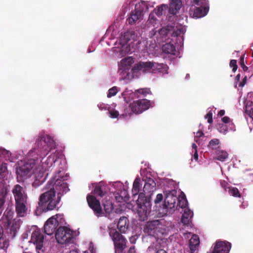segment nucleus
<instances>
[{
	"label": "nucleus",
	"mask_w": 253,
	"mask_h": 253,
	"mask_svg": "<svg viewBox=\"0 0 253 253\" xmlns=\"http://www.w3.org/2000/svg\"><path fill=\"white\" fill-rule=\"evenodd\" d=\"M35 144V147L29 152V155L30 157H34L37 155L40 158L42 159L40 160L42 163V169L40 170V172L48 170L56 161L54 156L50 155L44 162H42V160L50 151L55 148V142L48 134H40L37 139Z\"/></svg>",
	"instance_id": "1"
},
{
	"label": "nucleus",
	"mask_w": 253,
	"mask_h": 253,
	"mask_svg": "<svg viewBox=\"0 0 253 253\" xmlns=\"http://www.w3.org/2000/svg\"><path fill=\"white\" fill-rule=\"evenodd\" d=\"M143 187V193H140L136 201L139 220L144 221L147 219L151 211V196L156 190V183L150 177H146Z\"/></svg>",
	"instance_id": "2"
},
{
	"label": "nucleus",
	"mask_w": 253,
	"mask_h": 253,
	"mask_svg": "<svg viewBox=\"0 0 253 253\" xmlns=\"http://www.w3.org/2000/svg\"><path fill=\"white\" fill-rule=\"evenodd\" d=\"M15 200V211L18 217H25L28 212V195L26 189L19 184L15 185L12 189Z\"/></svg>",
	"instance_id": "3"
},
{
	"label": "nucleus",
	"mask_w": 253,
	"mask_h": 253,
	"mask_svg": "<svg viewBox=\"0 0 253 253\" xmlns=\"http://www.w3.org/2000/svg\"><path fill=\"white\" fill-rule=\"evenodd\" d=\"M47 186V190L41 195L39 202V206L45 212L56 209L60 201V197L55 196L54 185L50 183Z\"/></svg>",
	"instance_id": "4"
},
{
	"label": "nucleus",
	"mask_w": 253,
	"mask_h": 253,
	"mask_svg": "<svg viewBox=\"0 0 253 253\" xmlns=\"http://www.w3.org/2000/svg\"><path fill=\"white\" fill-rule=\"evenodd\" d=\"M36 161L38 158L29 159L25 162H21L16 167V172L17 174V181L19 182H23L35 172Z\"/></svg>",
	"instance_id": "5"
},
{
	"label": "nucleus",
	"mask_w": 253,
	"mask_h": 253,
	"mask_svg": "<svg viewBox=\"0 0 253 253\" xmlns=\"http://www.w3.org/2000/svg\"><path fill=\"white\" fill-rule=\"evenodd\" d=\"M142 229L146 235L153 237L156 239L161 238L162 235L167 233L166 226L159 220L146 222L143 225Z\"/></svg>",
	"instance_id": "6"
},
{
	"label": "nucleus",
	"mask_w": 253,
	"mask_h": 253,
	"mask_svg": "<svg viewBox=\"0 0 253 253\" xmlns=\"http://www.w3.org/2000/svg\"><path fill=\"white\" fill-rule=\"evenodd\" d=\"M13 211L6 209L3 214V222L5 223L7 234L13 238L16 235L17 231L20 227L21 221L20 219H12Z\"/></svg>",
	"instance_id": "7"
},
{
	"label": "nucleus",
	"mask_w": 253,
	"mask_h": 253,
	"mask_svg": "<svg viewBox=\"0 0 253 253\" xmlns=\"http://www.w3.org/2000/svg\"><path fill=\"white\" fill-rule=\"evenodd\" d=\"M154 102H151L150 100L146 99H140L133 101L130 103L128 108H126L124 110L125 114L123 116H130L131 114L134 113L139 114L144 111L149 109L150 106H153Z\"/></svg>",
	"instance_id": "8"
},
{
	"label": "nucleus",
	"mask_w": 253,
	"mask_h": 253,
	"mask_svg": "<svg viewBox=\"0 0 253 253\" xmlns=\"http://www.w3.org/2000/svg\"><path fill=\"white\" fill-rule=\"evenodd\" d=\"M109 235L114 243L115 253H124L127 243L126 238L116 229L110 230Z\"/></svg>",
	"instance_id": "9"
},
{
	"label": "nucleus",
	"mask_w": 253,
	"mask_h": 253,
	"mask_svg": "<svg viewBox=\"0 0 253 253\" xmlns=\"http://www.w3.org/2000/svg\"><path fill=\"white\" fill-rule=\"evenodd\" d=\"M55 238L59 244L70 243L73 238V232L66 227H60L55 232Z\"/></svg>",
	"instance_id": "10"
},
{
	"label": "nucleus",
	"mask_w": 253,
	"mask_h": 253,
	"mask_svg": "<svg viewBox=\"0 0 253 253\" xmlns=\"http://www.w3.org/2000/svg\"><path fill=\"white\" fill-rule=\"evenodd\" d=\"M30 242L35 245L37 253H44V236L40 229H36L32 232Z\"/></svg>",
	"instance_id": "11"
},
{
	"label": "nucleus",
	"mask_w": 253,
	"mask_h": 253,
	"mask_svg": "<svg viewBox=\"0 0 253 253\" xmlns=\"http://www.w3.org/2000/svg\"><path fill=\"white\" fill-rule=\"evenodd\" d=\"M61 216L60 214H56L47 220L44 225V231L46 234L51 235L55 232L59 225L57 218Z\"/></svg>",
	"instance_id": "12"
},
{
	"label": "nucleus",
	"mask_w": 253,
	"mask_h": 253,
	"mask_svg": "<svg viewBox=\"0 0 253 253\" xmlns=\"http://www.w3.org/2000/svg\"><path fill=\"white\" fill-rule=\"evenodd\" d=\"M177 193V191L175 189L166 191L163 205L164 208L170 210L174 208L176 202L178 201Z\"/></svg>",
	"instance_id": "13"
},
{
	"label": "nucleus",
	"mask_w": 253,
	"mask_h": 253,
	"mask_svg": "<svg viewBox=\"0 0 253 253\" xmlns=\"http://www.w3.org/2000/svg\"><path fill=\"white\" fill-rule=\"evenodd\" d=\"M86 200L89 207L93 210L94 214L98 217L105 215L99 200L94 196L88 195Z\"/></svg>",
	"instance_id": "14"
},
{
	"label": "nucleus",
	"mask_w": 253,
	"mask_h": 253,
	"mask_svg": "<svg viewBox=\"0 0 253 253\" xmlns=\"http://www.w3.org/2000/svg\"><path fill=\"white\" fill-rule=\"evenodd\" d=\"M154 62L151 61L142 62L140 61L134 65L132 69L133 73L136 72H140L143 73H152Z\"/></svg>",
	"instance_id": "15"
},
{
	"label": "nucleus",
	"mask_w": 253,
	"mask_h": 253,
	"mask_svg": "<svg viewBox=\"0 0 253 253\" xmlns=\"http://www.w3.org/2000/svg\"><path fill=\"white\" fill-rule=\"evenodd\" d=\"M231 244L226 241L217 240L213 246L211 253H229Z\"/></svg>",
	"instance_id": "16"
},
{
	"label": "nucleus",
	"mask_w": 253,
	"mask_h": 253,
	"mask_svg": "<svg viewBox=\"0 0 253 253\" xmlns=\"http://www.w3.org/2000/svg\"><path fill=\"white\" fill-rule=\"evenodd\" d=\"M209 11V8L202 6L192 5L189 10L190 17L195 18H200L205 16Z\"/></svg>",
	"instance_id": "17"
},
{
	"label": "nucleus",
	"mask_w": 253,
	"mask_h": 253,
	"mask_svg": "<svg viewBox=\"0 0 253 253\" xmlns=\"http://www.w3.org/2000/svg\"><path fill=\"white\" fill-rule=\"evenodd\" d=\"M172 30V28L171 25H168L167 26L160 29L158 31L155 29H153L150 32V37L151 38L154 37L156 35L157 32L162 37H166L169 34L171 35Z\"/></svg>",
	"instance_id": "18"
},
{
	"label": "nucleus",
	"mask_w": 253,
	"mask_h": 253,
	"mask_svg": "<svg viewBox=\"0 0 253 253\" xmlns=\"http://www.w3.org/2000/svg\"><path fill=\"white\" fill-rule=\"evenodd\" d=\"M109 187L102 183L96 185L93 190V194L98 197H103L109 192Z\"/></svg>",
	"instance_id": "19"
},
{
	"label": "nucleus",
	"mask_w": 253,
	"mask_h": 253,
	"mask_svg": "<svg viewBox=\"0 0 253 253\" xmlns=\"http://www.w3.org/2000/svg\"><path fill=\"white\" fill-rule=\"evenodd\" d=\"M172 25V30H171V37H180L182 35L183 37V34L186 32V28L182 25L178 24V23L173 24Z\"/></svg>",
	"instance_id": "20"
},
{
	"label": "nucleus",
	"mask_w": 253,
	"mask_h": 253,
	"mask_svg": "<svg viewBox=\"0 0 253 253\" xmlns=\"http://www.w3.org/2000/svg\"><path fill=\"white\" fill-rule=\"evenodd\" d=\"M129 221L127 217L122 216L120 218L117 224V228L122 233H125L128 229Z\"/></svg>",
	"instance_id": "21"
},
{
	"label": "nucleus",
	"mask_w": 253,
	"mask_h": 253,
	"mask_svg": "<svg viewBox=\"0 0 253 253\" xmlns=\"http://www.w3.org/2000/svg\"><path fill=\"white\" fill-rule=\"evenodd\" d=\"M181 5V0H172L169 8V14L175 15L180 10Z\"/></svg>",
	"instance_id": "22"
},
{
	"label": "nucleus",
	"mask_w": 253,
	"mask_h": 253,
	"mask_svg": "<svg viewBox=\"0 0 253 253\" xmlns=\"http://www.w3.org/2000/svg\"><path fill=\"white\" fill-rule=\"evenodd\" d=\"M200 245L199 237L197 235L193 234L189 241V246L191 253H194Z\"/></svg>",
	"instance_id": "23"
},
{
	"label": "nucleus",
	"mask_w": 253,
	"mask_h": 253,
	"mask_svg": "<svg viewBox=\"0 0 253 253\" xmlns=\"http://www.w3.org/2000/svg\"><path fill=\"white\" fill-rule=\"evenodd\" d=\"M169 67L167 64L163 63H156L154 62V67H153L152 73H160L162 74H168Z\"/></svg>",
	"instance_id": "24"
},
{
	"label": "nucleus",
	"mask_w": 253,
	"mask_h": 253,
	"mask_svg": "<svg viewBox=\"0 0 253 253\" xmlns=\"http://www.w3.org/2000/svg\"><path fill=\"white\" fill-rule=\"evenodd\" d=\"M193 215V212L189 209H186L182 214L181 222L184 225H188L191 222V219Z\"/></svg>",
	"instance_id": "25"
},
{
	"label": "nucleus",
	"mask_w": 253,
	"mask_h": 253,
	"mask_svg": "<svg viewBox=\"0 0 253 253\" xmlns=\"http://www.w3.org/2000/svg\"><path fill=\"white\" fill-rule=\"evenodd\" d=\"M8 245L9 242L3 234V229L2 227L0 225V249H6Z\"/></svg>",
	"instance_id": "26"
},
{
	"label": "nucleus",
	"mask_w": 253,
	"mask_h": 253,
	"mask_svg": "<svg viewBox=\"0 0 253 253\" xmlns=\"http://www.w3.org/2000/svg\"><path fill=\"white\" fill-rule=\"evenodd\" d=\"M115 198L118 202H126L129 199L127 192L125 190L121 191L120 192H117L115 194Z\"/></svg>",
	"instance_id": "27"
},
{
	"label": "nucleus",
	"mask_w": 253,
	"mask_h": 253,
	"mask_svg": "<svg viewBox=\"0 0 253 253\" xmlns=\"http://www.w3.org/2000/svg\"><path fill=\"white\" fill-rule=\"evenodd\" d=\"M142 16L140 12H137L136 10H134V12H132L130 16L127 18V21L129 24L132 25L134 24L136 21L140 19Z\"/></svg>",
	"instance_id": "28"
},
{
	"label": "nucleus",
	"mask_w": 253,
	"mask_h": 253,
	"mask_svg": "<svg viewBox=\"0 0 253 253\" xmlns=\"http://www.w3.org/2000/svg\"><path fill=\"white\" fill-rule=\"evenodd\" d=\"M163 51L166 54L175 55L176 49L174 45L170 43H167L162 47Z\"/></svg>",
	"instance_id": "29"
},
{
	"label": "nucleus",
	"mask_w": 253,
	"mask_h": 253,
	"mask_svg": "<svg viewBox=\"0 0 253 253\" xmlns=\"http://www.w3.org/2000/svg\"><path fill=\"white\" fill-rule=\"evenodd\" d=\"M148 9V4L145 1H141L135 5V10L137 12H140L141 14L142 15H143L144 13L147 11Z\"/></svg>",
	"instance_id": "30"
},
{
	"label": "nucleus",
	"mask_w": 253,
	"mask_h": 253,
	"mask_svg": "<svg viewBox=\"0 0 253 253\" xmlns=\"http://www.w3.org/2000/svg\"><path fill=\"white\" fill-rule=\"evenodd\" d=\"M140 178L139 177H136L133 183V186L132 189V193L133 196L137 195L140 191Z\"/></svg>",
	"instance_id": "31"
},
{
	"label": "nucleus",
	"mask_w": 253,
	"mask_h": 253,
	"mask_svg": "<svg viewBox=\"0 0 253 253\" xmlns=\"http://www.w3.org/2000/svg\"><path fill=\"white\" fill-rule=\"evenodd\" d=\"M215 153L216 155L215 159L221 162L225 161L228 157L227 152L222 150H217Z\"/></svg>",
	"instance_id": "32"
},
{
	"label": "nucleus",
	"mask_w": 253,
	"mask_h": 253,
	"mask_svg": "<svg viewBox=\"0 0 253 253\" xmlns=\"http://www.w3.org/2000/svg\"><path fill=\"white\" fill-rule=\"evenodd\" d=\"M245 113L249 117L253 119V102L248 101L245 106Z\"/></svg>",
	"instance_id": "33"
},
{
	"label": "nucleus",
	"mask_w": 253,
	"mask_h": 253,
	"mask_svg": "<svg viewBox=\"0 0 253 253\" xmlns=\"http://www.w3.org/2000/svg\"><path fill=\"white\" fill-rule=\"evenodd\" d=\"M11 153L4 149L0 148V159L4 158L9 162L13 161V158L11 156Z\"/></svg>",
	"instance_id": "34"
},
{
	"label": "nucleus",
	"mask_w": 253,
	"mask_h": 253,
	"mask_svg": "<svg viewBox=\"0 0 253 253\" xmlns=\"http://www.w3.org/2000/svg\"><path fill=\"white\" fill-rule=\"evenodd\" d=\"M7 195V191L6 188H2L0 192V210L3 209V207L5 201V198Z\"/></svg>",
	"instance_id": "35"
},
{
	"label": "nucleus",
	"mask_w": 253,
	"mask_h": 253,
	"mask_svg": "<svg viewBox=\"0 0 253 253\" xmlns=\"http://www.w3.org/2000/svg\"><path fill=\"white\" fill-rule=\"evenodd\" d=\"M104 210L106 214H110L113 210L112 202L110 200L105 201L103 203Z\"/></svg>",
	"instance_id": "36"
},
{
	"label": "nucleus",
	"mask_w": 253,
	"mask_h": 253,
	"mask_svg": "<svg viewBox=\"0 0 253 253\" xmlns=\"http://www.w3.org/2000/svg\"><path fill=\"white\" fill-rule=\"evenodd\" d=\"M169 8L166 4H162L161 6H158L157 9L155 10V14L158 16L165 14L166 11Z\"/></svg>",
	"instance_id": "37"
},
{
	"label": "nucleus",
	"mask_w": 253,
	"mask_h": 253,
	"mask_svg": "<svg viewBox=\"0 0 253 253\" xmlns=\"http://www.w3.org/2000/svg\"><path fill=\"white\" fill-rule=\"evenodd\" d=\"M157 23V19L155 17L154 13H151L150 14L149 16V19L147 22V24L148 27L155 26V25Z\"/></svg>",
	"instance_id": "38"
},
{
	"label": "nucleus",
	"mask_w": 253,
	"mask_h": 253,
	"mask_svg": "<svg viewBox=\"0 0 253 253\" xmlns=\"http://www.w3.org/2000/svg\"><path fill=\"white\" fill-rule=\"evenodd\" d=\"M229 194L235 197H240L241 194L238 189L236 187H229Z\"/></svg>",
	"instance_id": "39"
},
{
	"label": "nucleus",
	"mask_w": 253,
	"mask_h": 253,
	"mask_svg": "<svg viewBox=\"0 0 253 253\" xmlns=\"http://www.w3.org/2000/svg\"><path fill=\"white\" fill-rule=\"evenodd\" d=\"M131 59L129 58H125L124 59H122L121 61V65L119 67V71H120L122 69L121 68V66H123V65H125V67L124 68V70H126L128 68L127 66H126V63L128 64V66L130 65V64L131 63Z\"/></svg>",
	"instance_id": "40"
},
{
	"label": "nucleus",
	"mask_w": 253,
	"mask_h": 253,
	"mask_svg": "<svg viewBox=\"0 0 253 253\" xmlns=\"http://www.w3.org/2000/svg\"><path fill=\"white\" fill-rule=\"evenodd\" d=\"M217 129L220 133L226 134L228 131V127L226 124L219 123L217 125Z\"/></svg>",
	"instance_id": "41"
},
{
	"label": "nucleus",
	"mask_w": 253,
	"mask_h": 253,
	"mask_svg": "<svg viewBox=\"0 0 253 253\" xmlns=\"http://www.w3.org/2000/svg\"><path fill=\"white\" fill-rule=\"evenodd\" d=\"M177 201L178 202L179 207L181 208L182 209L185 208L187 206L188 201L185 195H184L180 199L178 200Z\"/></svg>",
	"instance_id": "42"
},
{
	"label": "nucleus",
	"mask_w": 253,
	"mask_h": 253,
	"mask_svg": "<svg viewBox=\"0 0 253 253\" xmlns=\"http://www.w3.org/2000/svg\"><path fill=\"white\" fill-rule=\"evenodd\" d=\"M219 140L218 139L214 138L211 139L208 144V147L213 150L215 149L219 144Z\"/></svg>",
	"instance_id": "43"
},
{
	"label": "nucleus",
	"mask_w": 253,
	"mask_h": 253,
	"mask_svg": "<svg viewBox=\"0 0 253 253\" xmlns=\"http://www.w3.org/2000/svg\"><path fill=\"white\" fill-rule=\"evenodd\" d=\"M136 92L139 94L142 95L143 96H146L147 94H151V91L149 88H139L136 90Z\"/></svg>",
	"instance_id": "44"
},
{
	"label": "nucleus",
	"mask_w": 253,
	"mask_h": 253,
	"mask_svg": "<svg viewBox=\"0 0 253 253\" xmlns=\"http://www.w3.org/2000/svg\"><path fill=\"white\" fill-rule=\"evenodd\" d=\"M118 91V90L117 87L113 86V87L109 89L107 97H111L112 96H115L117 94Z\"/></svg>",
	"instance_id": "45"
},
{
	"label": "nucleus",
	"mask_w": 253,
	"mask_h": 253,
	"mask_svg": "<svg viewBox=\"0 0 253 253\" xmlns=\"http://www.w3.org/2000/svg\"><path fill=\"white\" fill-rule=\"evenodd\" d=\"M194 5L202 6L205 5L206 1L205 0H191Z\"/></svg>",
	"instance_id": "46"
},
{
	"label": "nucleus",
	"mask_w": 253,
	"mask_h": 253,
	"mask_svg": "<svg viewBox=\"0 0 253 253\" xmlns=\"http://www.w3.org/2000/svg\"><path fill=\"white\" fill-rule=\"evenodd\" d=\"M240 63L241 67L243 69L244 71L246 72L248 69V67L245 65L244 55H242L241 56Z\"/></svg>",
	"instance_id": "47"
},
{
	"label": "nucleus",
	"mask_w": 253,
	"mask_h": 253,
	"mask_svg": "<svg viewBox=\"0 0 253 253\" xmlns=\"http://www.w3.org/2000/svg\"><path fill=\"white\" fill-rule=\"evenodd\" d=\"M229 65L231 67L233 68V69H232L233 72H235L238 68L236 60H234V59L231 60Z\"/></svg>",
	"instance_id": "48"
},
{
	"label": "nucleus",
	"mask_w": 253,
	"mask_h": 253,
	"mask_svg": "<svg viewBox=\"0 0 253 253\" xmlns=\"http://www.w3.org/2000/svg\"><path fill=\"white\" fill-rule=\"evenodd\" d=\"M109 116L112 118H116L119 115V113L116 110H111L108 112Z\"/></svg>",
	"instance_id": "49"
},
{
	"label": "nucleus",
	"mask_w": 253,
	"mask_h": 253,
	"mask_svg": "<svg viewBox=\"0 0 253 253\" xmlns=\"http://www.w3.org/2000/svg\"><path fill=\"white\" fill-rule=\"evenodd\" d=\"M205 118L208 119V123L211 124L212 123V113L211 111H210L205 116Z\"/></svg>",
	"instance_id": "50"
},
{
	"label": "nucleus",
	"mask_w": 253,
	"mask_h": 253,
	"mask_svg": "<svg viewBox=\"0 0 253 253\" xmlns=\"http://www.w3.org/2000/svg\"><path fill=\"white\" fill-rule=\"evenodd\" d=\"M163 199V195L162 194H158L156 196V198L155 199L154 202L156 204L159 203L162 201Z\"/></svg>",
	"instance_id": "51"
},
{
	"label": "nucleus",
	"mask_w": 253,
	"mask_h": 253,
	"mask_svg": "<svg viewBox=\"0 0 253 253\" xmlns=\"http://www.w3.org/2000/svg\"><path fill=\"white\" fill-rule=\"evenodd\" d=\"M220 185L224 189L225 191H226L228 184L226 181L224 180H220Z\"/></svg>",
	"instance_id": "52"
},
{
	"label": "nucleus",
	"mask_w": 253,
	"mask_h": 253,
	"mask_svg": "<svg viewBox=\"0 0 253 253\" xmlns=\"http://www.w3.org/2000/svg\"><path fill=\"white\" fill-rule=\"evenodd\" d=\"M204 135V133L201 131H198L196 132V135L195 136V140L196 141H197V139L200 138Z\"/></svg>",
	"instance_id": "53"
},
{
	"label": "nucleus",
	"mask_w": 253,
	"mask_h": 253,
	"mask_svg": "<svg viewBox=\"0 0 253 253\" xmlns=\"http://www.w3.org/2000/svg\"><path fill=\"white\" fill-rule=\"evenodd\" d=\"M247 76H245L242 81L239 84V86L240 87H243L247 83Z\"/></svg>",
	"instance_id": "54"
},
{
	"label": "nucleus",
	"mask_w": 253,
	"mask_h": 253,
	"mask_svg": "<svg viewBox=\"0 0 253 253\" xmlns=\"http://www.w3.org/2000/svg\"><path fill=\"white\" fill-rule=\"evenodd\" d=\"M221 120L222 122L224 123V124H227L229 123L230 121V119L227 116H225L223 117Z\"/></svg>",
	"instance_id": "55"
},
{
	"label": "nucleus",
	"mask_w": 253,
	"mask_h": 253,
	"mask_svg": "<svg viewBox=\"0 0 253 253\" xmlns=\"http://www.w3.org/2000/svg\"><path fill=\"white\" fill-rule=\"evenodd\" d=\"M60 186L64 188L63 192L66 191L67 188H68L67 184L66 183L62 182Z\"/></svg>",
	"instance_id": "56"
},
{
	"label": "nucleus",
	"mask_w": 253,
	"mask_h": 253,
	"mask_svg": "<svg viewBox=\"0 0 253 253\" xmlns=\"http://www.w3.org/2000/svg\"><path fill=\"white\" fill-rule=\"evenodd\" d=\"M127 253H136L134 247H131Z\"/></svg>",
	"instance_id": "57"
},
{
	"label": "nucleus",
	"mask_w": 253,
	"mask_h": 253,
	"mask_svg": "<svg viewBox=\"0 0 253 253\" xmlns=\"http://www.w3.org/2000/svg\"><path fill=\"white\" fill-rule=\"evenodd\" d=\"M193 158L196 161H198V154L197 150H196V151L194 152V154L193 155Z\"/></svg>",
	"instance_id": "58"
},
{
	"label": "nucleus",
	"mask_w": 253,
	"mask_h": 253,
	"mask_svg": "<svg viewBox=\"0 0 253 253\" xmlns=\"http://www.w3.org/2000/svg\"><path fill=\"white\" fill-rule=\"evenodd\" d=\"M240 77H241V75L240 74H238L235 77V81L236 82H238L240 81Z\"/></svg>",
	"instance_id": "59"
},
{
	"label": "nucleus",
	"mask_w": 253,
	"mask_h": 253,
	"mask_svg": "<svg viewBox=\"0 0 253 253\" xmlns=\"http://www.w3.org/2000/svg\"><path fill=\"white\" fill-rule=\"evenodd\" d=\"M218 114L220 116H223L225 114V111L224 110H220Z\"/></svg>",
	"instance_id": "60"
},
{
	"label": "nucleus",
	"mask_w": 253,
	"mask_h": 253,
	"mask_svg": "<svg viewBox=\"0 0 253 253\" xmlns=\"http://www.w3.org/2000/svg\"><path fill=\"white\" fill-rule=\"evenodd\" d=\"M156 253H168L165 250L163 249L159 250Z\"/></svg>",
	"instance_id": "61"
},
{
	"label": "nucleus",
	"mask_w": 253,
	"mask_h": 253,
	"mask_svg": "<svg viewBox=\"0 0 253 253\" xmlns=\"http://www.w3.org/2000/svg\"><path fill=\"white\" fill-rule=\"evenodd\" d=\"M192 148L195 150V151L196 150H197V145L195 143H193L192 145Z\"/></svg>",
	"instance_id": "62"
},
{
	"label": "nucleus",
	"mask_w": 253,
	"mask_h": 253,
	"mask_svg": "<svg viewBox=\"0 0 253 253\" xmlns=\"http://www.w3.org/2000/svg\"><path fill=\"white\" fill-rule=\"evenodd\" d=\"M69 253H79L77 250H73L70 251Z\"/></svg>",
	"instance_id": "63"
},
{
	"label": "nucleus",
	"mask_w": 253,
	"mask_h": 253,
	"mask_svg": "<svg viewBox=\"0 0 253 253\" xmlns=\"http://www.w3.org/2000/svg\"><path fill=\"white\" fill-rule=\"evenodd\" d=\"M231 126H233L232 127H231L232 129H234L235 126H234V125L233 124V123H231Z\"/></svg>",
	"instance_id": "64"
}]
</instances>
